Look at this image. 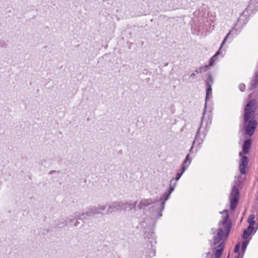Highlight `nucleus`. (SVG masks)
<instances>
[{
  "label": "nucleus",
  "instance_id": "10",
  "mask_svg": "<svg viewBox=\"0 0 258 258\" xmlns=\"http://www.w3.org/2000/svg\"><path fill=\"white\" fill-rule=\"evenodd\" d=\"M191 162V159L189 158V155L187 154L183 163L182 167L180 172H177L176 177H180L186 168L189 166Z\"/></svg>",
  "mask_w": 258,
  "mask_h": 258
},
{
  "label": "nucleus",
  "instance_id": "15",
  "mask_svg": "<svg viewBox=\"0 0 258 258\" xmlns=\"http://www.w3.org/2000/svg\"><path fill=\"white\" fill-rule=\"evenodd\" d=\"M224 248V243L223 242H221L219 244V245L217 246V248L215 252V258H219L223 252Z\"/></svg>",
  "mask_w": 258,
  "mask_h": 258
},
{
  "label": "nucleus",
  "instance_id": "24",
  "mask_svg": "<svg viewBox=\"0 0 258 258\" xmlns=\"http://www.w3.org/2000/svg\"><path fill=\"white\" fill-rule=\"evenodd\" d=\"M239 246L238 244L236 245L234 248V251L237 252L239 251Z\"/></svg>",
  "mask_w": 258,
  "mask_h": 258
},
{
  "label": "nucleus",
  "instance_id": "2",
  "mask_svg": "<svg viewBox=\"0 0 258 258\" xmlns=\"http://www.w3.org/2000/svg\"><path fill=\"white\" fill-rule=\"evenodd\" d=\"M212 120L210 117L206 119L205 115L201 119V123L198 127L197 133L195 138V140L192 142V146L194 144H197L198 145H201L208 132V128L211 124Z\"/></svg>",
  "mask_w": 258,
  "mask_h": 258
},
{
  "label": "nucleus",
  "instance_id": "12",
  "mask_svg": "<svg viewBox=\"0 0 258 258\" xmlns=\"http://www.w3.org/2000/svg\"><path fill=\"white\" fill-rule=\"evenodd\" d=\"M154 203V201L152 199H142L139 204L138 205V207L140 209H144L148 206L151 205L152 203Z\"/></svg>",
  "mask_w": 258,
  "mask_h": 258
},
{
  "label": "nucleus",
  "instance_id": "3",
  "mask_svg": "<svg viewBox=\"0 0 258 258\" xmlns=\"http://www.w3.org/2000/svg\"><path fill=\"white\" fill-rule=\"evenodd\" d=\"M255 111V101L252 99L249 101L245 106L243 114L244 122L246 123L251 119H254Z\"/></svg>",
  "mask_w": 258,
  "mask_h": 258
},
{
  "label": "nucleus",
  "instance_id": "23",
  "mask_svg": "<svg viewBox=\"0 0 258 258\" xmlns=\"http://www.w3.org/2000/svg\"><path fill=\"white\" fill-rule=\"evenodd\" d=\"M247 244H248V242L247 241H243V242L242 243V248L243 250H244L246 248V247L247 245Z\"/></svg>",
  "mask_w": 258,
  "mask_h": 258
},
{
  "label": "nucleus",
  "instance_id": "20",
  "mask_svg": "<svg viewBox=\"0 0 258 258\" xmlns=\"http://www.w3.org/2000/svg\"><path fill=\"white\" fill-rule=\"evenodd\" d=\"M208 68V66H205V67H201L200 69H199V71L198 70H196L195 72L197 73H202V71H206L207 69V68Z\"/></svg>",
  "mask_w": 258,
  "mask_h": 258
},
{
  "label": "nucleus",
  "instance_id": "5",
  "mask_svg": "<svg viewBox=\"0 0 258 258\" xmlns=\"http://www.w3.org/2000/svg\"><path fill=\"white\" fill-rule=\"evenodd\" d=\"M179 178H174L170 181V187L169 188L168 192L165 193V195H163L162 197H161L160 201H157L156 203V205H158L160 206V208L161 210L162 211L164 208V204L166 201H167L170 194L174 190V187L175 185L176 184Z\"/></svg>",
  "mask_w": 258,
  "mask_h": 258
},
{
  "label": "nucleus",
  "instance_id": "4",
  "mask_svg": "<svg viewBox=\"0 0 258 258\" xmlns=\"http://www.w3.org/2000/svg\"><path fill=\"white\" fill-rule=\"evenodd\" d=\"M136 204L123 203L121 202L114 203L110 206L109 210L107 211V213H112L115 211H121L122 210H131L135 208Z\"/></svg>",
  "mask_w": 258,
  "mask_h": 258
},
{
  "label": "nucleus",
  "instance_id": "8",
  "mask_svg": "<svg viewBox=\"0 0 258 258\" xmlns=\"http://www.w3.org/2000/svg\"><path fill=\"white\" fill-rule=\"evenodd\" d=\"M247 123V125L244 127L245 134L249 136H251L255 132L257 125V122L255 119H251Z\"/></svg>",
  "mask_w": 258,
  "mask_h": 258
},
{
  "label": "nucleus",
  "instance_id": "11",
  "mask_svg": "<svg viewBox=\"0 0 258 258\" xmlns=\"http://www.w3.org/2000/svg\"><path fill=\"white\" fill-rule=\"evenodd\" d=\"M96 213L95 211L90 210L86 213H82V214L80 213L78 215L76 216V218L80 220L89 219L91 217L94 216Z\"/></svg>",
  "mask_w": 258,
  "mask_h": 258
},
{
  "label": "nucleus",
  "instance_id": "1",
  "mask_svg": "<svg viewBox=\"0 0 258 258\" xmlns=\"http://www.w3.org/2000/svg\"><path fill=\"white\" fill-rule=\"evenodd\" d=\"M223 213H226V216L223 217L222 221L219 223V225L222 226L223 227H220L217 230L216 235L214 236L213 244L214 245L219 243L224 238H226L231 229V223L229 219L228 212L226 210H224Z\"/></svg>",
  "mask_w": 258,
  "mask_h": 258
},
{
  "label": "nucleus",
  "instance_id": "21",
  "mask_svg": "<svg viewBox=\"0 0 258 258\" xmlns=\"http://www.w3.org/2000/svg\"><path fill=\"white\" fill-rule=\"evenodd\" d=\"M238 88L240 91L243 92L245 91V85L243 83H240L239 85Z\"/></svg>",
  "mask_w": 258,
  "mask_h": 258
},
{
  "label": "nucleus",
  "instance_id": "27",
  "mask_svg": "<svg viewBox=\"0 0 258 258\" xmlns=\"http://www.w3.org/2000/svg\"><path fill=\"white\" fill-rule=\"evenodd\" d=\"M104 209H105V207H104L103 206H102L101 208H99V210H104Z\"/></svg>",
  "mask_w": 258,
  "mask_h": 258
},
{
  "label": "nucleus",
  "instance_id": "26",
  "mask_svg": "<svg viewBox=\"0 0 258 258\" xmlns=\"http://www.w3.org/2000/svg\"><path fill=\"white\" fill-rule=\"evenodd\" d=\"M59 172V171H56V170H52L50 172V173L51 174L52 173H58Z\"/></svg>",
  "mask_w": 258,
  "mask_h": 258
},
{
  "label": "nucleus",
  "instance_id": "17",
  "mask_svg": "<svg viewBox=\"0 0 258 258\" xmlns=\"http://www.w3.org/2000/svg\"><path fill=\"white\" fill-rule=\"evenodd\" d=\"M213 83V79L211 75H208V78L206 81V85L207 87H212Z\"/></svg>",
  "mask_w": 258,
  "mask_h": 258
},
{
  "label": "nucleus",
  "instance_id": "25",
  "mask_svg": "<svg viewBox=\"0 0 258 258\" xmlns=\"http://www.w3.org/2000/svg\"><path fill=\"white\" fill-rule=\"evenodd\" d=\"M190 78H191V79H195L196 78V74L192 73L191 74H190Z\"/></svg>",
  "mask_w": 258,
  "mask_h": 258
},
{
  "label": "nucleus",
  "instance_id": "6",
  "mask_svg": "<svg viewBox=\"0 0 258 258\" xmlns=\"http://www.w3.org/2000/svg\"><path fill=\"white\" fill-rule=\"evenodd\" d=\"M239 198V191L238 187L234 185L232 189L229 197L230 208L232 211H234L238 202Z\"/></svg>",
  "mask_w": 258,
  "mask_h": 258
},
{
  "label": "nucleus",
  "instance_id": "19",
  "mask_svg": "<svg viewBox=\"0 0 258 258\" xmlns=\"http://www.w3.org/2000/svg\"><path fill=\"white\" fill-rule=\"evenodd\" d=\"M212 95V87H207L206 89V103L205 106L206 105V102L209 98Z\"/></svg>",
  "mask_w": 258,
  "mask_h": 258
},
{
  "label": "nucleus",
  "instance_id": "14",
  "mask_svg": "<svg viewBox=\"0 0 258 258\" xmlns=\"http://www.w3.org/2000/svg\"><path fill=\"white\" fill-rule=\"evenodd\" d=\"M258 84V75L256 73L254 74L253 78L250 81V86L249 89L250 90H254Z\"/></svg>",
  "mask_w": 258,
  "mask_h": 258
},
{
  "label": "nucleus",
  "instance_id": "7",
  "mask_svg": "<svg viewBox=\"0 0 258 258\" xmlns=\"http://www.w3.org/2000/svg\"><path fill=\"white\" fill-rule=\"evenodd\" d=\"M236 31H237L236 29H235L233 28L227 34L225 38L224 39L219 50L216 53V54H215L210 58V61H209V64L210 66H212L213 65V64L214 63L215 61L217 60V59L218 58V56L221 53L220 50H221V48L222 47L223 44L226 42V39H227L228 36L230 35H233V34L236 35Z\"/></svg>",
  "mask_w": 258,
  "mask_h": 258
},
{
  "label": "nucleus",
  "instance_id": "13",
  "mask_svg": "<svg viewBox=\"0 0 258 258\" xmlns=\"http://www.w3.org/2000/svg\"><path fill=\"white\" fill-rule=\"evenodd\" d=\"M251 145V141L250 139H247L244 141L242 146V151L245 154L249 153Z\"/></svg>",
  "mask_w": 258,
  "mask_h": 258
},
{
  "label": "nucleus",
  "instance_id": "29",
  "mask_svg": "<svg viewBox=\"0 0 258 258\" xmlns=\"http://www.w3.org/2000/svg\"><path fill=\"white\" fill-rule=\"evenodd\" d=\"M239 156H242V153L241 152H240L239 154Z\"/></svg>",
  "mask_w": 258,
  "mask_h": 258
},
{
  "label": "nucleus",
  "instance_id": "22",
  "mask_svg": "<svg viewBox=\"0 0 258 258\" xmlns=\"http://www.w3.org/2000/svg\"><path fill=\"white\" fill-rule=\"evenodd\" d=\"M7 46V44L4 40H0V47L5 48Z\"/></svg>",
  "mask_w": 258,
  "mask_h": 258
},
{
  "label": "nucleus",
  "instance_id": "28",
  "mask_svg": "<svg viewBox=\"0 0 258 258\" xmlns=\"http://www.w3.org/2000/svg\"><path fill=\"white\" fill-rule=\"evenodd\" d=\"M192 149V146L190 148V150H189V152H191V150Z\"/></svg>",
  "mask_w": 258,
  "mask_h": 258
},
{
  "label": "nucleus",
  "instance_id": "9",
  "mask_svg": "<svg viewBox=\"0 0 258 258\" xmlns=\"http://www.w3.org/2000/svg\"><path fill=\"white\" fill-rule=\"evenodd\" d=\"M248 159L247 157L243 156L239 162V170L242 174L246 173L248 169Z\"/></svg>",
  "mask_w": 258,
  "mask_h": 258
},
{
  "label": "nucleus",
  "instance_id": "18",
  "mask_svg": "<svg viewBox=\"0 0 258 258\" xmlns=\"http://www.w3.org/2000/svg\"><path fill=\"white\" fill-rule=\"evenodd\" d=\"M255 218V216L253 214H251L249 216V218L248 219V222L249 223V226L253 227V226L255 224V221L254 220V219Z\"/></svg>",
  "mask_w": 258,
  "mask_h": 258
},
{
  "label": "nucleus",
  "instance_id": "16",
  "mask_svg": "<svg viewBox=\"0 0 258 258\" xmlns=\"http://www.w3.org/2000/svg\"><path fill=\"white\" fill-rule=\"evenodd\" d=\"M253 230V227L251 226H248L247 228L244 231L242 238L244 239H247L249 236L251 234Z\"/></svg>",
  "mask_w": 258,
  "mask_h": 258
}]
</instances>
